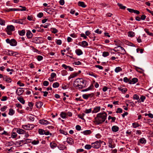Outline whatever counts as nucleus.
<instances>
[{
  "label": "nucleus",
  "mask_w": 153,
  "mask_h": 153,
  "mask_svg": "<svg viewBox=\"0 0 153 153\" xmlns=\"http://www.w3.org/2000/svg\"><path fill=\"white\" fill-rule=\"evenodd\" d=\"M75 52L77 55L78 56L82 55L83 53L81 50L80 49H76L75 51Z\"/></svg>",
  "instance_id": "obj_22"
},
{
  "label": "nucleus",
  "mask_w": 153,
  "mask_h": 153,
  "mask_svg": "<svg viewBox=\"0 0 153 153\" xmlns=\"http://www.w3.org/2000/svg\"><path fill=\"white\" fill-rule=\"evenodd\" d=\"M140 142L142 144H145L146 143V141L145 138L142 137L140 139Z\"/></svg>",
  "instance_id": "obj_30"
},
{
  "label": "nucleus",
  "mask_w": 153,
  "mask_h": 153,
  "mask_svg": "<svg viewBox=\"0 0 153 153\" xmlns=\"http://www.w3.org/2000/svg\"><path fill=\"white\" fill-rule=\"evenodd\" d=\"M130 80L129 79H128L127 77H125L123 78V81L126 83H129Z\"/></svg>",
  "instance_id": "obj_45"
},
{
  "label": "nucleus",
  "mask_w": 153,
  "mask_h": 153,
  "mask_svg": "<svg viewBox=\"0 0 153 153\" xmlns=\"http://www.w3.org/2000/svg\"><path fill=\"white\" fill-rule=\"evenodd\" d=\"M28 105L30 107V108L31 109L33 108V104L32 102H29Z\"/></svg>",
  "instance_id": "obj_60"
},
{
  "label": "nucleus",
  "mask_w": 153,
  "mask_h": 153,
  "mask_svg": "<svg viewBox=\"0 0 153 153\" xmlns=\"http://www.w3.org/2000/svg\"><path fill=\"white\" fill-rule=\"evenodd\" d=\"M132 126L134 128H136L140 126V125L137 123H132Z\"/></svg>",
  "instance_id": "obj_41"
},
{
  "label": "nucleus",
  "mask_w": 153,
  "mask_h": 153,
  "mask_svg": "<svg viewBox=\"0 0 153 153\" xmlns=\"http://www.w3.org/2000/svg\"><path fill=\"white\" fill-rule=\"evenodd\" d=\"M17 42L14 39H11V42L10 43V45L12 46H16L17 45Z\"/></svg>",
  "instance_id": "obj_13"
},
{
  "label": "nucleus",
  "mask_w": 153,
  "mask_h": 153,
  "mask_svg": "<svg viewBox=\"0 0 153 153\" xmlns=\"http://www.w3.org/2000/svg\"><path fill=\"white\" fill-rule=\"evenodd\" d=\"M118 89L120 91H122L123 93H125L127 91V89L126 88H123L122 86H120L118 88Z\"/></svg>",
  "instance_id": "obj_18"
},
{
  "label": "nucleus",
  "mask_w": 153,
  "mask_h": 153,
  "mask_svg": "<svg viewBox=\"0 0 153 153\" xmlns=\"http://www.w3.org/2000/svg\"><path fill=\"white\" fill-rule=\"evenodd\" d=\"M43 16V13L42 12L39 13L37 15V16L39 18H41Z\"/></svg>",
  "instance_id": "obj_54"
},
{
  "label": "nucleus",
  "mask_w": 153,
  "mask_h": 153,
  "mask_svg": "<svg viewBox=\"0 0 153 153\" xmlns=\"http://www.w3.org/2000/svg\"><path fill=\"white\" fill-rule=\"evenodd\" d=\"M17 136V134L15 132H13L11 134V137L12 138H15Z\"/></svg>",
  "instance_id": "obj_53"
},
{
  "label": "nucleus",
  "mask_w": 153,
  "mask_h": 153,
  "mask_svg": "<svg viewBox=\"0 0 153 153\" xmlns=\"http://www.w3.org/2000/svg\"><path fill=\"white\" fill-rule=\"evenodd\" d=\"M146 98V97L145 96L142 95L140 97V99L139 98V100H138L137 102L138 103H140L142 102H143Z\"/></svg>",
  "instance_id": "obj_19"
},
{
  "label": "nucleus",
  "mask_w": 153,
  "mask_h": 153,
  "mask_svg": "<svg viewBox=\"0 0 153 153\" xmlns=\"http://www.w3.org/2000/svg\"><path fill=\"white\" fill-rule=\"evenodd\" d=\"M78 5L79 6L83 8H85L86 7V5H85L84 2L79 1L78 2Z\"/></svg>",
  "instance_id": "obj_21"
},
{
  "label": "nucleus",
  "mask_w": 153,
  "mask_h": 153,
  "mask_svg": "<svg viewBox=\"0 0 153 153\" xmlns=\"http://www.w3.org/2000/svg\"><path fill=\"white\" fill-rule=\"evenodd\" d=\"M91 133V131L90 130H86L83 132V133L85 135H88L90 134Z\"/></svg>",
  "instance_id": "obj_26"
},
{
  "label": "nucleus",
  "mask_w": 153,
  "mask_h": 153,
  "mask_svg": "<svg viewBox=\"0 0 153 153\" xmlns=\"http://www.w3.org/2000/svg\"><path fill=\"white\" fill-rule=\"evenodd\" d=\"M51 30L52 32L54 33H57L58 31V30L55 28H51Z\"/></svg>",
  "instance_id": "obj_51"
},
{
  "label": "nucleus",
  "mask_w": 153,
  "mask_h": 153,
  "mask_svg": "<svg viewBox=\"0 0 153 153\" xmlns=\"http://www.w3.org/2000/svg\"><path fill=\"white\" fill-rule=\"evenodd\" d=\"M135 33L132 31H129L128 33V35L130 37H133L134 36Z\"/></svg>",
  "instance_id": "obj_34"
},
{
  "label": "nucleus",
  "mask_w": 153,
  "mask_h": 153,
  "mask_svg": "<svg viewBox=\"0 0 153 153\" xmlns=\"http://www.w3.org/2000/svg\"><path fill=\"white\" fill-rule=\"evenodd\" d=\"M111 129L113 132H116L119 130V128L116 126H112Z\"/></svg>",
  "instance_id": "obj_17"
},
{
  "label": "nucleus",
  "mask_w": 153,
  "mask_h": 153,
  "mask_svg": "<svg viewBox=\"0 0 153 153\" xmlns=\"http://www.w3.org/2000/svg\"><path fill=\"white\" fill-rule=\"evenodd\" d=\"M18 53L16 52H14L11 50H8L7 55L10 56H16V55H18Z\"/></svg>",
  "instance_id": "obj_7"
},
{
  "label": "nucleus",
  "mask_w": 153,
  "mask_h": 153,
  "mask_svg": "<svg viewBox=\"0 0 153 153\" xmlns=\"http://www.w3.org/2000/svg\"><path fill=\"white\" fill-rule=\"evenodd\" d=\"M26 18L24 17L20 19H13L12 22L14 23H16L21 24H25L26 23L25 20Z\"/></svg>",
  "instance_id": "obj_4"
},
{
  "label": "nucleus",
  "mask_w": 153,
  "mask_h": 153,
  "mask_svg": "<svg viewBox=\"0 0 153 153\" xmlns=\"http://www.w3.org/2000/svg\"><path fill=\"white\" fill-rule=\"evenodd\" d=\"M43 58V57L41 55H39L37 56V59L38 61H40L42 60Z\"/></svg>",
  "instance_id": "obj_56"
},
{
  "label": "nucleus",
  "mask_w": 153,
  "mask_h": 153,
  "mask_svg": "<svg viewBox=\"0 0 153 153\" xmlns=\"http://www.w3.org/2000/svg\"><path fill=\"white\" fill-rule=\"evenodd\" d=\"M15 113V111L13 109L10 108L9 109V114L10 115H13Z\"/></svg>",
  "instance_id": "obj_36"
},
{
  "label": "nucleus",
  "mask_w": 153,
  "mask_h": 153,
  "mask_svg": "<svg viewBox=\"0 0 153 153\" xmlns=\"http://www.w3.org/2000/svg\"><path fill=\"white\" fill-rule=\"evenodd\" d=\"M59 83L58 82H55L53 84V87L54 88H57L59 87Z\"/></svg>",
  "instance_id": "obj_39"
},
{
  "label": "nucleus",
  "mask_w": 153,
  "mask_h": 153,
  "mask_svg": "<svg viewBox=\"0 0 153 153\" xmlns=\"http://www.w3.org/2000/svg\"><path fill=\"white\" fill-rule=\"evenodd\" d=\"M87 83L86 80L82 78H79L76 79L74 82V86L77 89H82L86 87Z\"/></svg>",
  "instance_id": "obj_1"
},
{
  "label": "nucleus",
  "mask_w": 153,
  "mask_h": 153,
  "mask_svg": "<svg viewBox=\"0 0 153 153\" xmlns=\"http://www.w3.org/2000/svg\"><path fill=\"white\" fill-rule=\"evenodd\" d=\"M23 89V88H20L17 89L16 91V94L19 96L22 95L24 91V90Z\"/></svg>",
  "instance_id": "obj_6"
},
{
  "label": "nucleus",
  "mask_w": 153,
  "mask_h": 153,
  "mask_svg": "<svg viewBox=\"0 0 153 153\" xmlns=\"http://www.w3.org/2000/svg\"><path fill=\"white\" fill-rule=\"evenodd\" d=\"M66 141L70 145H72L74 143V140L73 139L71 138H68Z\"/></svg>",
  "instance_id": "obj_20"
},
{
  "label": "nucleus",
  "mask_w": 153,
  "mask_h": 153,
  "mask_svg": "<svg viewBox=\"0 0 153 153\" xmlns=\"http://www.w3.org/2000/svg\"><path fill=\"white\" fill-rule=\"evenodd\" d=\"M56 43L58 45H60L62 44V41L61 40H57L56 41Z\"/></svg>",
  "instance_id": "obj_63"
},
{
  "label": "nucleus",
  "mask_w": 153,
  "mask_h": 153,
  "mask_svg": "<svg viewBox=\"0 0 153 153\" xmlns=\"http://www.w3.org/2000/svg\"><path fill=\"white\" fill-rule=\"evenodd\" d=\"M109 55V53L107 51H104L102 53V56L104 57L107 56Z\"/></svg>",
  "instance_id": "obj_46"
},
{
  "label": "nucleus",
  "mask_w": 153,
  "mask_h": 153,
  "mask_svg": "<svg viewBox=\"0 0 153 153\" xmlns=\"http://www.w3.org/2000/svg\"><path fill=\"white\" fill-rule=\"evenodd\" d=\"M122 71V69L120 67H116L115 69V71L116 73H118L119 72L121 71Z\"/></svg>",
  "instance_id": "obj_38"
},
{
  "label": "nucleus",
  "mask_w": 153,
  "mask_h": 153,
  "mask_svg": "<svg viewBox=\"0 0 153 153\" xmlns=\"http://www.w3.org/2000/svg\"><path fill=\"white\" fill-rule=\"evenodd\" d=\"M31 140L30 139H26L25 140H20V142H24V144H25L27 143H30V140Z\"/></svg>",
  "instance_id": "obj_24"
},
{
  "label": "nucleus",
  "mask_w": 153,
  "mask_h": 153,
  "mask_svg": "<svg viewBox=\"0 0 153 153\" xmlns=\"http://www.w3.org/2000/svg\"><path fill=\"white\" fill-rule=\"evenodd\" d=\"M39 123L42 124L44 125H47L50 124V123L48 122L47 120H41L39 121Z\"/></svg>",
  "instance_id": "obj_10"
},
{
  "label": "nucleus",
  "mask_w": 153,
  "mask_h": 153,
  "mask_svg": "<svg viewBox=\"0 0 153 153\" xmlns=\"http://www.w3.org/2000/svg\"><path fill=\"white\" fill-rule=\"evenodd\" d=\"M17 84L20 87L24 86L25 85V84L23 83H22L20 81H19L17 82Z\"/></svg>",
  "instance_id": "obj_52"
},
{
  "label": "nucleus",
  "mask_w": 153,
  "mask_h": 153,
  "mask_svg": "<svg viewBox=\"0 0 153 153\" xmlns=\"http://www.w3.org/2000/svg\"><path fill=\"white\" fill-rule=\"evenodd\" d=\"M103 142V141L100 140L96 141L91 143L92 147L95 149H97L101 147V144Z\"/></svg>",
  "instance_id": "obj_3"
},
{
  "label": "nucleus",
  "mask_w": 153,
  "mask_h": 153,
  "mask_svg": "<svg viewBox=\"0 0 153 153\" xmlns=\"http://www.w3.org/2000/svg\"><path fill=\"white\" fill-rule=\"evenodd\" d=\"M117 5L119 6L120 8L122 9L125 10L126 8V6H123L122 4L118 3Z\"/></svg>",
  "instance_id": "obj_43"
},
{
  "label": "nucleus",
  "mask_w": 153,
  "mask_h": 153,
  "mask_svg": "<svg viewBox=\"0 0 153 153\" xmlns=\"http://www.w3.org/2000/svg\"><path fill=\"white\" fill-rule=\"evenodd\" d=\"M41 39V38H35L34 39V42L36 44L41 43L43 42L42 41H41L40 40Z\"/></svg>",
  "instance_id": "obj_14"
},
{
  "label": "nucleus",
  "mask_w": 153,
  "mask_h": 153,
  "mask_svg": "<svg viewBox=\"0 0 153 153\" xmlns=\"http://www.w3.org/2000/svg\"><path fill=\"white\" fill-rule=\"evenodd\" d=\"M123 110L120 108H117V110L116 111V113H121L122 112Z\"/></svg>",
  "instance_id": "obj_55"
},
{
  "label": "nucleus",
  "mask_w": 153,
  "mask_h": 153,
  "mask_svg": "<svg viewBox=\"0 0 153 153\" xmlns=\"http://www.w3.org/2000/svg\"><path fill=\"white\" fill-rule=\"evenodd\" d=\"M29 120L32 121H33L35 119L34 116L31 115L28 117Z\"/></svg>",
  "instance_id": "obj_35"
},
{
  "label": "nucleus",
  "mask_w": 153,
  "mask_h": 153,
  "mask_svg": "<svg viewBox=\"0 0 153 153\" xmlns=\"http://www.w3.org/2000/svg\"><path fill=\"white\" fill-rule=\"evenodd\" d=\"M16 107L19 108H22V105L19 103H17L16 104Z\"/></svg>",
  "instance_id": "obj_61"
},
{
  "label": "nucleus",
  "mask_w": 153,
  "mask_h": 153,
  "mask_svg": "<svg viewBox=\"0 0 153 153\" xmlns=\"http://www.w3.org/2000/svg\"><path fill=\"white\" fill-rule=\"evenodd\" d=\"M82 97L85 100H87L88 98V95L86 94H83Z\"/></svg>",
  "instance_id": "obj_57"
},
{
  "label": "nucleus",
  "mask_w": 153,
  "mask_h": 153,
  "mask_svg": "<svg viewBox=\"0 0 153 153\" xmlns=\"http://www.w3.org/2000/svg\"><path fill=\"white\" fill-rule=\"evenodd\" d=\"M18 33L20 35L23 36L25 34V30H23L21 31H19Z\"/></svg>",
  "instance_id": "obj_27"
},
{
  "label": "nucleus",
  "mask_w": 153,
  "mask_h": 153,
  "mask_svg": "<svg viewBox=\"0 0 153 153\" xmlns=\"http://www.w3.org/2000/svg\"><path fill=\"white\" fill-rule=\"evenodd\" d=\"M39 134L40 135L44 134L45 131L42 129H39L38 130Z\"/></svg>",
  "instance_id": "obj_31"
},
{
  "label": "nucleus",
  "mask_w": 153,
  "mask_h": 153,
  "mask_svg": "<svg viewBox=\"0 0 153 153\" xmlns=\"http://www.w3.org/2000/svg\"><path fill=\"white\" fill-rule=\"evenodd\" d=\"M39 140H34L31 142V143L32 144L35 145L38 144L39 143Z\"/></svg>",
  "instance_id": "obj_48"
},
{
  "label": "nucleus",
  "mask_w": 153,
  "mask_h": 153,
  "mask_svg": "<svg viewBox=\"0 0 153 153\" xmlns=\"http://www.w3.org/2000/svg\"><path fill=\"white\" fill-rule=\"evenodd\" d=\"M66 115L67 114L64 112H62L60 114L61 117L62 118H65Z\"/></svg>",
  "instance_id": "obj_40"
},
{
  "label": "nucleus",
  "mask_w": 153,
  "mask_h": 153,
  "mask_svg": "<svg viewBox=\"0 0 153 153\" xmlns=\"http://www.w3.org/2000/svg\"><path fill=\"white\" fill-rule=\"evenodd\" d=\"M60 150H63L65 149V147L64 145H60L58 146Z\"/></svg>",
  "instance_id": "obj_50"
},
{
  "label": "nucleus",
  "mask_w": 153,
  "mask_h": 153,
  "mask_svg": "<svg viewBox=\"0 0 153 153\" xmlns=\"http://www.w3.org/2000/svg\"><path fill=\"white\" fill-rule=\"evenodd\" d=\"M88 45V42L85 41H83L82 42V46L83 47H86Z\"/></svg>",
  "instance_id": "obj_32"
},
{
  "label": "nucleus",
  "mask_w": 153,
  "mask_h": 153,
  "mask_svg": "<svg viewBox=\"0 0 153 153\" xmlns=\"http://www.w3.org/2000/svg\"><path fill=\"white\" fill-rule=\"evenodd\" d=\"M17 100L19 101L22 104H24L25 103V101L22 97H17Z\"/></svg>",
  "instance_id": "obj_25"
},
{
  "label": "nucleus",
  "mask_w": 153,
  "mask_h": 153,
  "mask_svg": "<svg viewBox=\"0 0 153 153\" xmlns=\"http://www.w3.org/2000/svg\"><path fill=\"white\" fill-rule=\"evenodd\" d=\"M43 105V103L41 102H36V105L38 108H40Z\"/></svg>",
  "instance_id": "obj_23"
},
{
  "label": "nucleus",
  "mask_w": 153,
  "mask_h": 153,
  "mask_svg": "<svg viewBox=\"0 0 153 153\" xmlns=\"http://www.w3.org/2000/svg\"><path fill=\"white\" fill-rule=\"evenodd\" d=\"M3 80L6 81L8 83L11 82L12 81L10 78L6 75H4L3 76Z\"/></svg>",
  "instance_id": "obj_8"
},
{
  "label": "nucleus",
  "mask_w": 153,
  "mask_h": 153,
  "mask_svg": "<svg viewBox=\"0 0 153 153\" xmlns=\"http://www.w3.org/2000/svg\"><path fill=\"white\" fill-rule=\"evenodd\" d=\"M0 25H5V21L1 18H0Z\"/></svg>",
  "instance_id": "obj_47"
},
{
  "label": "nucleus",
  "mask_w": 153,
  "mask_h": 153,
  "mask_svg": "<svg viewBox=\"0 0 153 153\" xmlns=\"http://www.w3.org/2000/svg\"><path fill=\"white\" fill-rule=\"evenodd\" d=\"M138 81V79L136 78H134L130 80L129 84H135Z\"/></svg>",
  "instance_id": "obj_11"
},
{
  "label": "nucleus",
  "mask_w": 153,
  "mask_h": 153,
  "mask_svg": "<svg viewBox=\"0 0 153 153\" xmlns=\"http://www.w3.org/2000/svg\"><path fill=\"white\" fill-rule=\"evenodd\" d=\"M34 126L33 124H27V125H23L22 128L24 129L27 130H32L34 128Z\"/></svg>",
  "instance_id": "obj_5"
},
{
  "label": "nucleus",
  "mask_w": 153,
  "mask_h": 153,
  "mask_svg": "<svg viewBox=\"0 0 153 153\" xmlns=\"http://www.w3.org/2000/svg\"><path fill=\"white\" fill-rule=\"evenodd\" d=\"M133 98L134 100H137L138 101V100H139V97L138 95L135 94L134 95Z\"/></svg>",
  "instance_id": "obj_44"
},
{
  "label": "nucleus",
  "mask_w": 153,
  "mask_h": 153,
  "mask_svg": "<svg viewBox=\"0 0 153 153\" xmlns=\"http://www.w3.org/2000/svg\"><path fill=\"white\" fill-rule=\"evenodd\" d=\"M7 30H10L12 31H14L15 30V27L13 25H10L7 27Z\"/></svg>",
  "instance_id": "obj_16"
},
{
  "label": "nucleus",
  "mask_w": 153,
  "mask_h": 153,
  "mask_svg": "<svg viewBox=\"0 0 153 153\" xmlns=\"http://www.w3.org/2000/svg\"><path fill=\"white\" fill-rule=\"evenodd\" d=\"M26 35L27 38L28 39H30L33 36V34L31 32L30 30L27 31Z\"/></svg>",
  "instance_id": "obj_15"
},
{
  "label": "nucleus",
  "mask_w": 153,
  "mask_h": 153,
  "mask_svg": "<svg viewBox=\"0 0 153 153\" xmlns=\"http://www.w3.org/2000/svg\"><path fill=\"white\" fill-rule=\"evenodd\" d=\"M101 109V107L99 106H97L94 108L93 110L92 111V113H97L99 112Z\"/></svg>",
  "instance_id": "obj_9"
},
{
  "label": "nucleus",
  "mask_w": 153,
  "mask_h": 153,
  "mask_svg": "<svg viewBox=\"0 0 153 153\" xmlns=\"http://www.w3.org/2000/svg\"><path fill=\"white\" fill-rule=\"evenodd\" d=\"M76 128L77 130L80 131L81 129V127L79 125H77L76 126Z\"/></svg>",
  "instance_id": "obj_62"
},
{
  "label": "nucleus",
  "mask_w": 153,
  "mask_h": 153,
  "mask_svg": "<svg viewBox=\"0 0 153 153\" xmlns=\"http://www.w3.org/2000/svg\"><path fill=\"white\" fill-rule=\"evenodd\" d=\"M81 63L79 61H78L77 62L75 61L73 63V64L76 65H81Z\"/></svg>",
  "instance_id": "obj_59"
},
{
  "label": "nucleus",
  "mask_w": 153,
  "mask_h": 153,
  "mask_svg": "<svg viewBox=\"0 0 153 153\" xmlns=\"http://www.w3.org/2000/svg\"><path fill=\"white\" fill-rule=\"evenodd\" d=\"M92 147V146H91V145L87 144L85 146V149L88 150L90 149Z\"/></svg>",
  "instance_id": "obj_42"
},
{
  "label": "nucleus",
  "mask_w": 153,
  "mask_h": 153,
  "mask_svg": "<svg viewBox=\"0 0 153 153\" xmlns=\"http://www.w3.org/2000/svg\"><path fill=\"white\" fill-rule=\"evenodd\" d=\"M57 145L55 143L51 142L50 143V146L51 148L53 149L56 147Z\"/></svg>",
  "instance_id": "obj_29"
},
{
  "label": "nucleus",
  "mask_w": 153,
  "mask_h": 153,
  "mask_svg": "<svg viewBox=\"0 0 153 153\" xmlns=\"http://www.w3.org/2000/svg\"><path fill=\"white\" fill-rule=\"evenodd\" d=\"M19 10L17 8H10L6 10L7 12H9L10 11H17Z\"/></svg>",
  "instance_id": "obj_37"
},
{
  "label": "nucleus",
  "mask_w": 153,
  "mask_h": 153,
  "mask_svg": "<svg viewBox=\"0 0 153 153\" xmlns=\"http://www.w3.org/2000/svg\"><path fill=\"white\" fill-rule=\"evenodd\" d=\"M91 109L90 108L88 109H86L85 111H84V112L86 114H88L91 113Z\"/></svg>",
  "instance_id": "obj_49"
},
{
  "label": "nucleus",
  "mask_w": 153,
  "mask_h": 153,
  "mask_svg": "<svg viewBox=\"0 0 153 153\" xmlns=\"http://www.w3.org/2000/svg\"><path fill=\"white\" fill-rule=\"evenodd\" d=\"M94 87V86L93 85H91L90 87H89L88 88L82 90V91L84 92V91H88L90 90H91L92 89V88Z\"/></svg>",
  "instance_id": "obj_28"
},
{
  "label": "nucleus",
  "mask_w": 153,
  "mask_h": 153,
  "mask_svg": "<svg viewBox=\"0 0 153 153\" xmlns=\"http://www.w3.org/2000/svg\"><path fill=\"white\" fill-rule=\"evenodd\" d=\"M16 132L19 134H23L25 132L24 130L20 128H16Z\"/></svg>",
  "instance_id": "obj_12"
},
{
  "label": "nucleus",
  "mask_w": 153,
  "mask_h": 153,
  "mask_svg": "<svg viewBox=\"0 0 153 153\" xmlns=\"http://www.w3.org/2000/svg\"><path fill=\"white\" fill-rule=\"evenodd\" d=\"M56 76V74L55 73H52L51 74V76L52 79L53 78Z\"/></svg>",
  "instance_id": "obj_64"
},
{
  "label": "nucleus",
  "mask_w": 153,
  "mask_h": 153,
  "mask_svg": "<svg viewBox=\"0 0 153 153\" xmlns=\"http://www.w3.org/2000/svg\"><path fill=\"white\" fill-rule=\"evenodd\" d=\"M144 30L148 35L150 36H153V33L150 32L148 29L145 28L144 29Z\"/></svg>",
  "instance_id": "obj_33"
},
{
  "label": "nucleus",
  "mask_w": 153,
  "mask_h": 153,
  "mask_svg": "<svg viewBox=\"0 0 153 153\" xmlns=\"http://www.w3.org/2000/svg\"><path fill=\"white\" fill-rule=\"evenodd\" d=\"M107 116V114L105 112L98 114L96 117H95L97 123L99 124L104 122Z\"/></svg>",
  "instance_id": "obj_2"
},
{
  "label": "nucleus",
  "mask_w": 153,
  "mask_h": 153,
  "mask_svg": "<svg viewBox=\"0 0 153 153\" xmlns=\"http://www.w3.org/2000/svg\"><path fill=\"white\" fill-rule=\"evenodd\" d=\"M48 84L49 82L48 81H45L43 82V85L45 86H48Z\"/></svg>",
  "instance_id": "obj_58"
}]
</instances>
